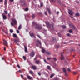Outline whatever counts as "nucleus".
<instances>
[{"label": "nucleus", "instance_id": "23", "mask_svg": "<svg viewBox=\"0 0 80 80\" xmlns=\"http://www.w3.org/2000/svg\"><path fill=\"white\" fill-rule=\"evenodd\" d=\"M21 28H22V25H20L18 28V30H20Z\"/></svg>", "mask_w": 80, "mask_h": 80}, {"label": "nucleus", "instance_id": "24", "mask_svg": "<svg viewBox=\"0 0 80 80\" xmlns=\"http://www.w3.org/2000/svg\"><path fill=\"white\" fill-rule=\"evenodd\" d=\"M24 48H25V52H27V47H26V46H24Z\"/></svg>", "mask_w": 80, "mask_h": 80}, {"label": "nucleus", "instance_id": "25", "mask_svg": "<svg viewBox=\"0 0 80 80\" xmlns=\"http://www.w3.org/2000/svg\"><path fill=\"white\" fill-rule=\"evenodd\" d=\"M54 80H60V79L58 78H55Z\"/></svg>", "mask_w": 80, "mask_h": 80}, {"label": "nucleus", "instance_id": "35", "mask_svg": "<svg viewBox=\"0 0 80 80\" xmlns=\"http://www.w3.org/2000/svg\"><path fill=\"white\" fill-rule=\"evenodd\" d=\"M10 32L11 33H13V30L12 29H10Z\"/></svg>", "mask_w": 80, "mask_h": 80}, {"label": "nucleus", "instance_id": "31", "mask_svg": "<svg viewBox=\"0 0 80 80\" xmlns=\"http://www.w3.org/2000/svg\"><path fill=\"white\" fill-rule=\"evenodd\" d=\"M28 47H30V48H31L32 47V44H30L28 45Z\"/></svg>", "mask_w": 80, "mask_h": 80}, {"label": "nucleus", "instance_id": "4", "mask_svg": "<svg viewBox=\"0 0 80 80\" xmlns=\"http://www.w3.org/2000/svg\"><path fill=\"white\" fill-rule=\"evenodd\" d=\"M14 41L15 42H16V43H17V44L18 45H19V44L18 43H19L20 42V40H19V39H14Z\"/></svg>", "mask_w": 80, "mask_h": 80}, {"label": "nucleus", "instance_id": "29", "mask_svg": "<svg viewBox=\"0 0 80 80\" xmlns=\"http://www.w3.org/2000/svg\"><path fill=\"white\" fill-rule=\"evenodd\" d=\"M24 10L26 11H28V8H25V9H24Z\"/></svg>", "mask_w": 80, "mask_h": 80}, {"label": "nucleus", "instance_id": "9", "mask_svg": "<svg viewBox=\"0 0 80 80\" xmlns=\"http://www.w3.org/2000/svg\"><path fill=\"white\" fill-rule=\"evenodd\" d=\"M40 61L39 60H37L35 61V63L36 64H39L40 63Z\"/></svg>", "mask_w": 80, "mask_h": 80}, {"label": "nucleus", "instance_id": "40", "mask_svg": "<svg viewBox=\"0 0 80 80\" xmlns=\"http://www.w3.org/2000/svg\"><path fill=\"white\" fill-rule=\"evenodd\" d=\"M52 58H47V60H50L51 59H52Z\"/></svg>", "mask_w": 80, "mask_h": 80}, {"label": "nucleus", "instance_id": "45", "mask_svg": "<svg viewBox=\"0 0 80 80\" xmlns=\"http://www.w3.org/2000/svg\"><path fill=\"white\" fill-rule=\"evenodd\" d=\"M53 60L54 61H57V58H53Z\"/></svg>", "mask_w": 80, "mask_h": 80}, {"label": "nucleus", "instance_id": "46", "mask_svg": "<svg viewBox=\"0 0 80 80\" xmlns=\"http://www.w3.org/2000/svg\"><path fill=\"white\" fill-rule=\"evenodd\" d=\"M17 67H18V68H20V65H19L18 64L17 65Z\"/></svg>", "mask_w": 80, "mask_h": 80}, {"label": "nucleus", "instance_id": "27", "mask_svg": "<svg viewBox=\"0 0 80 80\" xmlns=\"http://www.w3.org/2000/svg\"><path fill=\"white\" fill-rule=\"evenodd\" d=\"M45 52V49L42 48V53H44Z\"/></svg>", "mask_w": 80, "mask_h": 80}, {"label": "nucleus", "instance_id": "26", "mask_svg": "<svg viewBox=\"0 0 80 80\" xmlns=\"http://www.w3.org/2000/svg\"><path fill=\"white\" fill-rule=\"evenodd\" d=\"M13 37H15V38H17V35L15 34H13Z\"/></svg>", "mask_w": 80, "mask_h": 80}, {"label": "nucleus", "instance_id": "1", "mask_svg": "<svg viewBox=\"0 0 80 80\" xmlns=\"http://www.w3.org/2000/svg\"><path fill=\"white\" fill-rule=\"evenodd\" d=\"M33 25H35V28L38 30H41L42 29V26L39 25L38 24H37L35 22H32Z\"/></svg>", "mask_w": 80, "mask_h": 80}, {"label": "nucleus", "instance_id": "7", "mask_svg": "<svg viewBox=\"0 0 80 80\" xmlns=\"http://www.w3.org/2000/svg\"><path fill=\"white\" fill-rule=\"evenodd\" d=\"M27 77L28 78V79H29V80H31L32 79H33V78H32V77H30V76L28 75L27 76Z\"/></svg>", "mask_w": 80, "mask_h": 80}, {"label": "nucleus", "instance_id": "22", "mask_svg": "<svg viewBox=\"0 0 80 80\" xmlns=\"http://www.w3.org/2000/svg\"><path fill=\"white\" fill-rule=\"evenodd\" d=\"M32 18H35V14H32Z\"/></svg>", "mask_w": 80, "mask_h": 80}, {"label": "nucleus", "instance_id": "21", "mask_svg": "<svg viewBox=\"0 0 80 80\" xmlns=\"http://www.w3.org/2000/svg\"><path fill=\"white\" fill-rule=\"evenodd\" d=\"M69 33H72V32H73V30L72 29H70L69 30Z\"/></svg>", "mask_w": 80, "mask_h": 80}, {"label": "nucleus", "instance_id": "3", "mask_svg": "<svg viewBox=\"0 0 80 80\" xmlns=\"http://www.w3.org/2000/svg\"><path fill=\"white\" fill-rule=\"evenodd\" d=\"M20 2H21V3H23V4H22V6H26L27 5H26V4H25V0H21L20 1Z\"/></svg>", "mask_w": 80, "mask_h": 80}, {"label": "nucleus", "instance_id": "18", "mask_svg": "<svg viewBox=\"0 0 80 80\" xmlns=\"http://www.w3.org/2000/svg\"><path fill=\"white\" fill-rule=\"evenodd\" d=\"M47 68L48 69H49V70H52V69H51V68H50V66H47Z\"/></svg>", "mask_w": 80, "mask_h": 80}, {"label": "nucleus", "instance_id": "11", "mask_svg": "<svg viewBox=\"0 0 80 80\" xmlns=\"http://www.w3.org/2000/svg\"><path fill=\"white\" fill-rule=\"evenodd\" d=\"M12 22H14L15 25H16L17 24V21H16V20L15 19H12Z\"/></svg>", "mask_w": 80, "mask_h": 80}, {"label": "nucleus", "instance_id": "42", "mask_svg": "<svg viewBox=\"0 0 80 80\" xmlns=\"http://www.w3.org/2000/svg\"><path fill=\"white\" fill-rule=\"evenodd\" d=\"M67 36H68V37H70V34H69V33H68V34H67Z\"/></svg>", "mask_w": 80, "mask_h": 80}, {"label": "nucleus", "instance_id": "19", "mask_svg": "<svg viewBox=\"0 0 80 80\" xmlns=\"http://www.w3.org/2000/svg\"><path fill=\"white\" fill-rule=\"evenodd\" d=\"M64 73H67V71H66V69L65 68H63L62 69Z\"/></svg>", "mask_w": 80, "mask_h": 80}, {"label": "nucleus", "instance_id": "51", "mask_svg": "<svg viewBox=\"0 0 80 80\" xmlns=\"http://www.w3.org/2000/svg\"><path fill=\"white\" fill-rule=\"evenodd\" d=\"M44 62H45V63H46V62H47V61H46V60L45 59H44Z\"/></svg>", "mask_w": 80, "mask_h": 80}, {"label": "nucleus", "instance_id": "43", "mask_svg": "<svg viewBox=\"0 0 80 80\" xmlns=\"http://www.w3.org/2000/svg\"><path fill=\"white\" fill-rule=\"evenodd\" d=\"M17 33H20V31H19V30H17Z\"/></svg>", "mask_w": 80, "mask_h": 80}, {"label": "nucleus", "instance_id": "14", "mask_svg": "<svg viewBox=\"0 0 80 80\" xmlns=\"http://www.w3.org/2000/svg\"><path fill=\"white\" fill-rule=\"evenodd\" d=\"M47 10L48 12V13L49 14H51V12L50 11V9L49 8H47Z\"/></svg>", "mask_w": 80, "mask_h": 80}, {"label": "nucleus", "instance_id": "6", "mask_svg": "<svg viewBox=\"0 0 80 80\" xmlns=\"http://www.w3.org/2000/svg\"><path fill=\"white\" fill-rule=\"evenodd\" d=\"M34 55H35V52H32L30 54V56H31L32 57H34Z\"/></svg>", "mask_w": 80, "mask_h": 80}, {"label": "nucleus", "instance_id": "16", "mask_svg": "<svg viewBox=\"0 0 80 80\" xmlns=\"http://www.w3.org/2000/svg\"><path fill=\"white\" fill-rule=\"evenodd\" d=\"M30 35L31 36V37H34V38H35V37L34 36V34H33V33H32V34H30Z\"/></svg>", "mask_w": 80, "mask_h": 80}, {"label": "nucleus", "instance_id": "41", "mask_svg": "<svg viewBox=\"0 0 80 80\" xmlns=\"http://www.w3.org/2000/svg\"><path fill=\"white\" fill-rule=\"evenodd\" d=\"M67 69H68V72H70L71 70L70 68H68Z\"/></svg>", "mask_w": 80, "mask_h": 80}, {"label": "nucleus", "instance_id": "37", "mask_svg": "<svg viewBox=\"0 0 80 80\" xmlns=\"http://www.w3.org/2000/svg\"><path fill=\"white\" fill-rule=\"evenodd\" d=\"M43 2H42V3H41L40 6H41V7H43Z\"/></svg>", "mask_w": 80, "mask_h": 80}, {"label": "nucleus", "instance_id": "20", "mask_svg": "<svg viewBox=\"0 0 80 80\" xmlns=\"http://www.w3.org/2000/svg\"><path fill=\"white\" fill-rule=\"evenodd\" d=\"M7 1H4V5H5V7H6V6L7 5Z\"/></svg>", "mask_w": 80, "mask_h": 80}, {"label": "nucleus", "instance_id": "64", "mask_svg": "<svg viewBox=\"0 0 80 80\" xmlns=\"http://www.w3.org/2000/svg\"><path fill=\"white\" fill-rule=\"evenodd\" d=\"M65 75H66V76H67V73H66L65 74Z\"/></svg>", "mask_w": 80, "mask_h": 80}, {"label": "nucleus", "instance_id": "10", "mask_svg": "<svg viewBox=\"0 0 80 80\" xmlns=\"http://www.w3.org/2000/svg\"><path fill=\"white\" fill-rule=\"evenodd\" d=\"M70 27L72 28V29H73L74 30H75V28L72 25L70 24L69 25Z\"/></svg>", "mask_w": 80, "mask_h": 80}, {"label": "nucleus", "instance_id": "34", "mask_svg": "<svg viewBox=\"0 0 80 80\" xmlns=\"http://www.w3.org/2000/svg\"><path fill=\"white\" fill-rule=\"evenodd\" d=\"M46 54H47V55H50V52H46Z\"/></svg>", "mask_w": 80, "mask_h": 80}, {"label": "nucleus", "instance_id": "5", "mask_svg": "<svg viewBox=\"0 0 80 80\" xmlns=\"http://www.w3.org/2000/svg\"><path fill=\"white\" fill-rule=\"evenodd\" d=\"M3 44L4 45H7V41L6 40H5V39L3 40Z\"/></svg>", "mask_w": 80, "mask_h": 80}, {"label": "nucleus", "instance_id": "54", "mask_svg": "<svg viewBox=\"0 0 80 80\" xmlns=\"http://www.w3.org/2000/svg\"><path fill=\"white\" fill-rule=\"evenodd\" d=\"M20 72V73H21V70H19L18 71V72Z\"/></svg>", "mask_w": 80, "mask_h": 80}, {"label": "nucleus", "instance_id": "57", "mask_svg": "<svg viewBox=\"0 0 80 80\" xmlns=\"http://www.w3.org/2000/svg\"><path fill=\"white\" fill-rule=\"evenodd\" d=\"M4 32L6 34H8V32Z\"/></svg>", "mask_w": 80, "mask_h": 80}, {"label": "nucleus", "instance_id": "47", "mask_svg": "<svg viewBox=\"0 0 80 80\" xmlns=\"http://www.w3.org/2000/svg\"><path fill=\"white\" fill-rule=\"evenodd\" d=\"M13 0H9V1H10V2H13Z\"/></svg>", "mask_w": 80, "mask_h": 80}, {"label": "nucleus", "instance_id": "17", "mask_svg": "<svg viewBox=\"0 0 80 80\" xmlns=\"http://www.w3.org/2000/svg\"><path fill=\"white\" fill-rule=\"evenodd\" d=\"M38 42V43L40 45H42V43H41V41L39 40L38 39L37 40Z\"/></svg>", "mask_w": 80, "mask_h": 80}, {"label": "nucleus", "instance_id": "33", "mask_svg": "<svg viewBox=\"0 0 80 80\" xmlns=\"http://www.w3.org/2000/svg\"><path fill=\"white\" fill-rule=\"evenodd\" d=\"M37 36L38 38H41V37H40V35L38 34L37 35Z\"/></svg>", "mask_w": 80, "mask_h": 80}, {"label": "nucleus", "instance_id": "49", "mask_svg": "<svg viewBox=\"0 0 80 80\" xmlns=\"http://www.w3.org/2000/svg\"><path fill=\"white\" fill-rule=\"evenodd\" d=\"M51 1L52 2H55V0H51Z\"/></svg>", "mask_w": 80, "mask_h": 80}, {"label": "nucleus", "instance_id": "48", "mask_svg": "<svg viewBox=\"0 0 80 80\" xmlns=\"http://www.w3.org/2000/svg\"><path fill=\"white\" fill-rule=\"evenodd\" d=\"M73 74H74V75H75V74L77 73V72H73Z\"/></svg>", "mask_w": 80, "mask_h": 80}, {"label": "nucleus", "instance_id": "59", "mask_svg": "<svg viewBox=\"0 0 80 80\" xmlns=\"http://www.w3.org/2000/svg\"><path fill=\"white\" fill-rule=\"evenodd\" d=\"M4 49L5 51V50H6V49H5V47H4Z\"/></svg>", "mask_w": 80, "mask_h": 80}, {"label": "nucleus", "instance_id": "44", "mask_svg": "<svg viewBox=\"0 0 80 80\" xmlns=\"http://www.w3.org/2000/svg\"><path fill=\"white\" fill-rule=\"evenodd\" d=\"M38 75H39L40 76V75H41V73H40V72H39L38 73Z\"/></svg>", "mask_w": 80, "mask_h": 80}, {"label": "nucleus", "instance_id": "53", "mask_svg": "<svg viewBox=\"0 0 80 80\" xmlns=\"http://www.w3.org/2000/svg\"><path fill=\"white\" fill-rule=\"evenodd\" d=\"M11 24L12 26H13V23L12 22L11 23Z\"/></svg>", "mask_w": 80, "mask_h": 80}, {"label": "nucleus", "instance_id": "61", "mask_svg": "<svg viewBox=\"0 0 80 80\" xmlns=\"http://www.w3.org/2000/svg\"><path fill=\"white\" fill-rule=\"evenodd\" d=\"M21 77H23V75H21Z\"/></svg>", "mask_w": 80, "mask_h": 80}, {"label": "nucleus", "instance_id": "30", "mask_svg": "<svg viewBox=\"0 0 80 80\" xmlns=\"http://www.w3.org/2000/svg\"><path fill=\"white\" fill-rule=\"evenodd\" d=\"M75 15L76 17H78V16H79V15H80V14H79V13H77Z\"/></svg>", "mask_w": 80, "mask_h": 80}, {"label": "nucleus", "instance_id": "36", "mask_svg": "<svg viewBox=\"0 0 80 80\" xmlns=\"http://www.w3.org/2000/svg\"><path fill=\"white\" fill-rule=\"evenodd\" d=\"M23 58L24 60H26V57H25V56H23Z\"/></svg>", "mask_w": 80, "mask_h": 80}, {"label": "nucleus", "instance_id": "32", "mask_svg": "<svg viewBox=\"0 0 80 80\" xmlns=\"http://www.w3.org/2000/svg\"><path fill=\"white\" fill-rule=\"evenodd\" d=\"M30 72L31 73V74H33V71H32L31 70L30 71Z\"/></svg>", "mask_w": 80, "mask_h": 80}, {"label": "nucleus", "instance_id": "58", "mask_svg": "<svg viewBox=\"0 0 80 80\" xmlns=\"http://www.w3.org/2000/svg\"><path fill=\"white\" fill-rule=\"evenodd\" d=\"M37 58V57H36V58H34V60H36Z\"/></svg>", "mask_w": 80, "mask_h": 80}, {"label": "nucleus", "instance_id": "63", "mask_svg": "<svg viewBox=\"0 0 80 80\" xmlns=\"http://www.w3.org/2000/svg\"><path fill=\"white\" fill-rule=\"evenodd\" d=\"M57 13L58 14V13H59V12L58 11Z\"/></svg>", "mask_w": 80, "mask_h": 80}, {"label": "nucleus", "instance_id": "38", "mask_svg": "<svg viewBox=\"0 0 80 80\" xmlns=\"http://www.w3.org/2000/svg\"><path fill=\"white\" fill-rule=\"evenodd\" d=\"M62 27L63 28H66V26L65 25H62Z\"/></svg>", "mask_w": 80, "mask_h": 80}, {"label": "nucleus", "instance_id": "8", "mask_svg": "<svg viewBox=\"0 0 80 80\" xmlns=\"http://www.w3.org/2000/svg\"><path fill=\"white\" fill-rule=\"evenodd\" d=\"M61 60H63V59H64V57H63V54H63V52H61Z\"/></svg>", "mask_w": 80, "mask_h": 80}, {"label": "nucleus", "instance_id": "28", "mask_svg": "<svg viewBox=\"0 0 80 80\" xmlns=\"http://www.w3.org/2000/svg\"><path fill=\"white\" fill-rule=\"evenodd\" d=\"M54 75H55V74H51L50 76V78H52V77H53Z\"/></svg>", "mask_w": 80, "mask_h": 80}, {"label": "nucleus", "instance_id": "52", "mask_svg": "<svg viewBox=\"0 0 80 80\" xmlns=\"http://www.w3.org/2000/svg\"><path fill=\"white\" fill-rule=\"evenodd\" d=\"M59 47V45H57L56 46L57 48H58Z\"/></svg>", "mask_w": 80, "mask_h": 80}, {"label": "nucleus", "instance_id": "50", "mask_svg": "<svg viewBox=\"0 0 80 80\" xmlns=\"http://www.w3.org/2000/svg\"><path fill=\"white\" fill-rule=\"evenodd\" d=\"M45 15H47V12L45 11Z\"/></svg>", "mask_w": 80, "mask_h": 80}, {"label": "nucleus", "instance_id": "55", "mask_svg": "<svg viewBox=\"0 0 80 80\" xmlns=\"http://www.w3.org/2000/svg\"><path fill=\"white\" fill-rule=\"evenodd\" d=\"M3 0H0V2H3Z\"/></svg>", "mask_w": 80, "mask_h": 80}, {"label": "nucleus", "instance_id": "60", "mask_svg": "<svg viewBox=\"0 0 80 80\" xmlns=\"http://www.w3.org/2000/svg\"><path fill=\"white\" fill-rule=\"evenodd\" d=\"M8 17H10V14H8Z\"/></svg>", "mask_w": 80, "mask_h": 80}, {"label": "nucleus", "instance_id": "12", "mask_svg": "<svg viewBox=\"0 0 80 80\" xmlns=\"http://www.w3.org/2000/svg\"><path fill=\"white\" fill-rule=\"evenodd\" d=\"M69 12H68V13L70 15H73V14L72 13V10H69Z\"/></svg>", "mask_w": 80, "mask_h": 80}, {"label": "nucleus", "instance_id": "2", "mask_svg": "<svg viewBox=\"0 0 80 80\" xmlns=\"http://www.w3.org/2000/svg\"><path fill=\"white\" fill-rule=\"evenodd\" d=\"M44 22L46 24V25L47 26V27L48 28H50V27L52 28H53V24L50 25V24H49V22Z\"/></svg>", "mask_w": 80, "mask_h": 80}, {"label": "nucleus", "instance_id": "39", "mask_svg": "<svg viewBox=\"0 0 80 80\" xmlns=\"http://www.w3.org/2000/svg\"><path fill=\"white\" fill-rule=\"evenodd\" d=\"M4 12L6 14H7V13H8V12L7 11H4Z\"/></svg>", "mask_w": 80, "mask_h": 80}, {"label": "nucleus", "instance_id": "13", "mask_svg": "<svg viewBox=\"0 0 80 80\" xmlns=\"http://www.w3.org/2000/svg\"><path fill=\"white\" fill-rule=\"evenodd\" d=\"M32 68L33 70H36L37 69V67L35 66H32Z\"/></svg>", "mask_w": 80, "mask_h": 80}, {"label": "nucleus", "instance_id": "56", "mask_svg": "<svg viewBox=\"0 0 80 80\" xmlns=\"http://www.w3.org/2000/svg\"><path fill=\"white\" fill-rule=\"evenodd\" d=\"M36 45L37 47H38V45L36 43Z\"/></svg>", "mask_w": 80, "mask_h": 80}, {"label": "nucleus", "instance_id": "15", "mask_svg": "<svg viewBox=\"0 0 80 80\" xmlns=\"http://www.w3.org/2000/svg\"><path fill=\"white\" fill-rule=\"evenodd\" d=\"M2 17L3 19H4V20H6L7 19V17L6 16L3 14Z\"/></svg>", "mask_w": 80, "mask_h": 80}, {"label": "nucleus", "instance_id": "62", "mask_svg": "<svg viewBox=\"0 0 80 80\" xmlns=\"http://www.w3.org/2000/svg\"><path fill=\"white\" fill-rule=\"evenodd\" d=\"M2 60H4V58H2Z\"/></svg>", "mask_w": 80, "mask_h": 80}]
</instances>
